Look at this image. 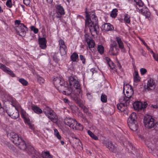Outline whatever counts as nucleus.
<instances>
[{
	"label": "nucleus",
	"instance_id": "1",
	"mask_svg": "<svg viewBox=\"0 0 158 158\" xmlns=\"http://www.w3.org/2000/svg\"><path fill=\"white\" fill-rule=\"evenodd\" d=\"M53 84L56 89L60 93L66 94L65 90H69V85L67 82L62 78L56 77L53 80Z\"/></svg>",
	"mask_w": 158,
	"mask_h": 158
},
{
	"label": "nucleus",
	"instance_id": "2",
	"mask_svg": "<svg viewBox=\"0 0 158 158\" xmlns=\"http://www.w3.org/2000/svg\"><path fill=\"white\" fill-rule=\"evenodd\" d=\"M45 115L52 122L56 123L58 121V117L56 113L48 106H46L43 111Z\"/></svg>",
	"mask_w": 158,
	"mask_h": 158
},
{
	"label": "nucleus",
	"instance_id": "3",
	"mask_svg": "<svg viewBox=\"0 0 158 158\" xmlns=\"http://www.w3.org/2000/svg\"><path fill=\"white\" fill-rule=\"evenodd\" d=\"M123 91L125 97L124 96L121 97L120 100L121 102L125 100L127 104L129 103L130 102L129 98L131 97L134 93L132 87L130 85H127L125 86L124 87Z\"/></svg>",
	"mask_w": 158,
	"mask_h": 158
},
{
	"label": "nucleus",
	"instance_id": "4",
	"mask_svg": "<svg viewBox=\"0 0 158 158\" xmlns=\"http://www.w3.org/2000/svg\"><path fill=\"white\" fill-rule=\"evenodd\" d=\"M73 85L74 88L72 90V93L77 94H79L80 93L81 89L80 88V85L79 82L76 79V77H70V85Z\"/></svg>",
	"mask_w": 158,
	"mask_h": 158
},
{
	"label": "nucleus",
	"instance_id": "5",
	"mask_svg": "<svg viewBox=\"0 0 158 158\" xmlns=\"http://www.w3.org/2000/svg\"><path fill=\"white\" fill-rule=\"evenodd\" d=\"M143 123L145 126L148 128H151L155 126L154 119L149 115L144 116Z\"/></svg>",
	"mask_w": 158,
	"mask_h": 158
},
{
	"label": "nucleus",
	"instance_id": "6",
	"mask_svg": "<svg viewBox=\"0 0 158 158\" xmlns=\"http://www.w3.org/2000/svg\"><path fill=\"white\" fill-rule=\"evenodd\" d=\"M86 26L88 27L91 35L93 36L95 34H97V31L99 30V27L98 24H93L87 22L85 23Z\"/></svg>",
	"mask_w": 158,
	"mask_h": 158
},
{
	"label": "nucleus",
	"instance_id": "7",
	"mask_svg": "<svg viewBox=\"0 0 158 158\" xmlns=\"http://www.w3.org/2000/svg\"><path fill=\"white\" fill-rule=\"evenodd\" d=\"M117 44L115 41H113L110 44V48L109 51L110 54L112 55L116 56L118 53V49L117 48Z\"/></svg>",
	"mask_w": 158,
	"mask_h": 158
},
{
	"label": "nucleus",
	"instance_id": "8",
	"mask_svg": "<svg viewBox=\"0 0 158 158\" xmlns=\"http://www.w3.org/2000/svg\"><path fill=\"white\" fill-rule=\"evenodd\" d=\"M16 145L18 146V148L22 150H25L29 154V151H31V149L29 148L30 146H32L31 145H27L25 142L21 138H20V141L19 142L17 145Z\"/></svg>",
	"mask_w": 158,
	"mask_h": 158
},
{
	"label": "nucleus",
	"instance_id": "9",
	"mask_svg": "<svg viewBox=\"0 0 158 158\" xmlns=\"http://www.w3.org/2000/svg\"><path fill=\"white\" fill-rule=\"evenodd\" d=\"M86 15L85 16V23L88 22L90 23H92L93 24H98V19L97 17L94 15L92 14L90 16V18H89V16L88 15L87 13L86 12Z\"/></svg>",
	"mask_w": 158,
	"mask_h": 158
},
{
	"label": "nucleus",
	"instance_id": "10",
	"mask_svg": "<svg viewBox=\"0 0 158 158\" xmlns=\"http://www.w3.org/2000/svg\"><path fill=\"white\" fill-rule=\"evenodd\" d=\"M86 15L85 16V23L88 22L90 23H92L93 24H98V19L97 17L94 15L92 14L90 16V18H89V16L88 15L87 13L86 12Z\"/></svg>",
	"mask_w": 158,
	"mask_h": 158
},
{
	"label": "nucleus",
	"instance_id": "11",
	"mask_svg": "<svg viewBox=\"0 0 158 158\" xmlns=\"http://www.w3.org/2000/svg\"><path fill=\"white\" fill-rule=\"evenodd\" d=\"M86 15L85 16V23L88 22L90 23H92L93 24H98V19L97 17L94 15L92 14L90 16V18H89V16L88 15L87 13L86 12Z\"/></svg>",
	"mask_w": 158,
	"mask_h": 158
},
{
	"label": "nucleus",
	"instance_id": "12",
	"mask_svg": "<svg viewBox=\"0 0 158 158\" xmlns=\"http://www.w3.org/2000/svg\"><path fill=\"white\" fill-rule=\"evenodd\" d=\"M121 98L119 99L120 104H117V105L118 109L120 111L124 112L127 109V106L129 105V103L127 104L125 100L121 102Z\"/></svg>",
	"mask_w": 158,
	"mask_h": 158
},
{
	"label": "nucleus",
	"instance_id": "13",
	"mask_svg": "<svg viewBox=\"0 0 158 158\" xmlns=\"http://www.w3.org/2000/svg\"><path fill=\"white\" fill-rule=\"evenodd\" d=\"M85 37L89 48L91 50V49L94 48L95 45V44L94 41L92 40L91 37L88 34H85Z\"/></svg>",
	"mask_w": 158,
	"mask_h": 158
},
{
	"label": "nucleus",
	"instance_id": "14",
	"mask_svg": "<svg viewBox=\"0 0 158 158\" xmlns=\"http://www.w3.org/2000/svg\"><path fill=\"white\" fill-rule=\"evenodd\" d=\"M147 105L146 102H144V104H143L141 102L137 101L133 103V106L135 110H139L142 108H146L147 106Z\"/></svg>",
	"mask_w": 158,
	"mask_h": 158
},
{
	"label": "nucleus",
	"instance_id": "15",
	"mask_svg": "<svg viewBox=\"0 0 158 158\" xmlns=\"http://www.w3.org/2000/svg\"><path fill=\"white\" fill-rule=\"evenodd\" d=\"M56 13L57 15L55 16L57 18H61V15L64 14V8L62 6L60 5H56Z\"/></svg>",
	"mask_w": 158,
	"mask_h": 158
},
{
	"label": "nucleus",
	"instance_id": "16",
	"mask_svg": "<svg viewBox=\"0 0 158 158\" xmlns=\"http://www.w3.org/2000/svg\"><path fill=\"white\" fill-rule=\"evenodd\" d=\"M0 69H2L5 72L10 75L12 77H15V75L13 72L9 68L1 63H0Z\"/></svg>",
	"mask_w": 158,
	"mask_h": 158
},
{
	"label": "nucleus",
	"instance_id": "17",
	"mask_svg": "<svg viewBox=\"0 0 158 158\" xmlns=\"http://www.w3.org/2000/svg\"><path fill=\"white\" fill-rule=\"evenodd\" d=\"M59 42L60 47V53L62 56L64 55L66 53V48L64 41L60 39L59 40Z\"/></svg>",
	"mask_w": 158,
	"mask_h": 158
},
{
	"label": "nucleus",
	"instance_id": "18",
	"mask_svg": "<svg viewBox=\"0 0 158 158\" xmlns=\"http://www.w3.org/2000/svg\"><path fill=\"white\" fill-rule=\"evenodd\" d=\"M27 29V28L24 25V27H16L17 32L19 35L22 37L25 36L26 34V30Z\"/></svg>",
	"mask_w": 158,
	"mask_h": 158
},
{
	"label": "nucleus",
	"instance_id": "19",
	"mask_svg": "<svg viewBox=\"0 0 158 158\" xmlns=\"http://www.w3.org/2000/svg\"><path fill=\"white\" fill-rule=\"evenodd\" d=\"M29 148L31 150L29 151V154L32 155V158H40V154L35 150L32 146H30Z\"/></svg>",
	"mask_w": 158,
	"mask_h": 158
},
{
	"label": "nucleus",
	"instance_id": "20",
	"mask_svg": "<svg viewBox=\"0 0 158 158\" xmlns=\"http://www.w3.org/2000/svg\"><path fill=\"white\" fill-rule=\"evenodd\" d=\"M155 86V83L153 79H150L148 81L146 89L148 90H153Z\"/></svg>",
	"mask_w": 158,
	"mask_h": 158
},
{
	"label": "nucleus",
	"instance_id": "21",
	"mask_svg": "<svg viewBox=\"0 0 158 158\" xmlns=\"http://www.w3.org/2000/svg\"><path fill=\"white\" fill-rule=\"evenodd\" d=\"M10 135L11 136V140L12 141L15 145H17L20 141V138L19 136L14 132H11L10 134Z\"/></svg>",
	"mask_w": 158,
	"mask_h": 158
},
{
	"label": "nucleus",
	"instance_id": "22",
	"mask_svg": "<svg viewBox=\"0 0 158 158\" xmlns=\"http://www.w3.org/2000/svg\"><path fill=\"white\" fill-rule=\"evenodd\" d=\"M39 44L40 48L42 49H45L47 46V40L44 37L40 38L38 39Z\"/></svg>",
	"mask_w": 158,
	"mask_h": 158
},
{
	"label": "nucleus",
	"instance_id": "23",
	"mask_svg": "<svg viewBox=\"0 0 158 158\" xmlns=\"http://www.w3.org/2000/svg\"><path fill=\"white\" fill-rule=\"evenodd\" d=\"M78 95L72 93L71 94V97L72 98H74V99L76 102V103L79 106L81 107L83 105V102L80 99L77 97Z\"/></svg>",
	"mask_w": 158,
	"mask_h": 158
},
{
	"label": "nucleus",
	"instance_id": "24",
	"mask_svg": "<svg viewBox=\"0 0 158 158\" xmlns=\"http://www.w3.org/2000/svg\"><path fill=\"white\" fill-rule=\"evenodd\" d=\"M130 128L132 131H136L138 127L137 122L127 123Z\"/></svg>",
	"mask_w": 158,
	"mask_h": 158
},
{
	"label": "nucleus",
	"instance_id": "25",
	"mask_svg": "<svg viewBox=\"0 0 158 158\" xmlns=\"http://www.w3.org/2000/svg\"><path fill=\"white\" fill-rule=\"evenodd\" d=\"M102 27L104 31H112L114 29L113 26L109 23H105L102 26Z\"/></svg>",
	"mask_w": 158,
	"mask_h": 158
},
{
	"label": "nucleus",
	"instance_id": "26",
	"mask_svg": "<svg viewBox=\"0 0 158 158\" xmlns=\"http://www.w3.org/2000/svg\"><path fill=\"white\" fill-rule=\"evenodd\" d=\"M138 10L142 14L145 16L146 18H148L150 17V14L147 8H138Z\"/></svg>",
	"mask_w": 158,
	"mask_h": 158
},
{
	"label": "nucleus",
	"instance_id": "27",
	"mask_svg": "<svg viewBox=\"0 0 158 158\" xmlns=\"http://www.w3.org/2000/svg\"><path fill=\"white\" fill-rule=\"evenodd\" d=\"M105 143L106 147L110 151L114 152L115 151L116 148L110 141H106Z\"/></svg>",
	"mask_w": 158,
	"mask_h": 158
},
{
	"label": "nucleus",
	"instance_id": "28",
	"mask_svg": "<svg viewBox=\"0 0 158 158\" xmlns=\"http://www.w3.org/2000/svg\"><path fill=\"white\" fill-rule=\"evenodd\" d=\"M31 107L32 110L34 112L37 114H40L43 113L42 110L36 105L32 104Z\"/></svg>",
	"mask_w": 158,
	"mask_h": 158
},
{
	"label": "nucleus",
	"instance_id": "29",
	"mask_svg": "<svg viewBox=\"0 0 158 158\" xmlns=\"http://www.w3.org/2000/svg\"><path fill=\"white\" fill-rule=\"evenodd\" d=\"M137 116L135 112L132 113L128 119L127 123L137 122Z\"/></svg>",
	"mask_w": 158,
	"mask_h": 158
},
{
	"label": "nucleus",
	"instance_id": "30",
	"mask_svg": "<svg viewBox=\"0 0 158 158\" xmlns=\"http://www.w3.org/2000/svg\"><path fill=\"white\" fill-rule=\"evenodd\" d=\"M77 124V122L76 120L70 118V127L73 130H75L76 128V127Z\"/></svg>",
	"mask_w": 158,
	"mask_h": 158
},
{
	"label": "nucleus",
	"instance_id": "31",
	"mask_svg": "<svg viewBox=\"0 0 158 158\" xmlns=\"http://www.w3.org/2000/svg\"><path fill=\"white\" fill-rule=\"evenodd\" d=\"M1 93H2L4 95V97L5 98H7V99L8 100L10 101H14V99H15V98H13L11 95L5 90L2 91Z\"/></svg>",
	"mask_w": 158,
	"mask_h": 158
},
{
	"label": "nucleus",
	"instance_id": "32",
	"mask_svg": "<svg viewBox=\"0 0 158 158\" xmlns=\"http://www.w3.org/2000/svg\"><path fill=\"white\" fill-rule=\"evenodd\" d=\"M135 3V5L137 8L138 9L140 7H142L143 6V3L141 0H133Z\"/></svg>",
	"mask_w": 158,
	"mask_h": 158
},
{
	"label": "nucleus",
	"instance_id": "33",
	"mask_svg": "<svg viewBox=\"0 0 158 158\" xmlns=\"http://www.w3.org/2000/svg\"><path fill=\"white\" fill-rule=\"evenodd\" d=\"M134 81L135 82H138L140 80V78L139 76L138 72L135 71L133 73Z\"/></svg>",
	"mask_w": 158,
	"mask_h": 158
},
{
	"label": "nucleus",
	"instance_id": "34",
	"mask_svg": "<svg viewBox=\"0 0 158 158\" xmlns=\"http://www.w3.org/2000/svg\"><path fill=\"white\" fill-rule=\"evenodd\" d=\"M71 60L73 62L77 61L78 59V56L76 52H74L70 57Z\"/></svg>",
	"mask_w": 158,
	"mask_h": 158
},
{
	"label": "nucleus",
	"instance_id": "35",
	"mask_svg": "<svg viewBox=\"0 0 158 158\" xmlns=\"http://www.w3.org/2000/svg\"><path fill=\"white\" fill-rule=\"evenodd\" d=\"M116 40L118 44L119 48L121 49H123L124 48V45L121 38L117 37L116 38Z\"/></svg>",
	"mask_w": 158,
	"mask_h": 158
},
{
	"label": "nucleus",
	"instance_id": "36",
	"mask_svg": "<svg viewBox=\"0 0 158 158\" xmlns=\"http://www.w3.org/2000/svg\"><path fill=\"white\" fill-rule=\"evenodd\" d=\"M88 134L90 137L93 139L95 140H98V137L95 135L93 133L90 131L88 130L87 131Z\"/></svg>",
	"mask_w": 158,
	"mask_h": 158
},
{
	"label": "nucleus",
	"instance_id": "37",
	"mask_svg": "<svg viewBox=\"0 0 158 158\" xmlns=\"http://www.w3.org/2000/svg\"><path fill=\"white\" fill-rule=\"evenodd\" d=\"M19 81L23 86H26L28 84V83L27 81L23 78H21L19 79Z\"/></svg>",
	"mask_w": 158,
	"mask_h": 158
},
{
	"label": "nucleus",
	"instance_id": "38",
	"mask_svg": "<svg viewBox=\"0 0 158 158\" xmlns=\"http://www.w3.org/2000/svg\"><path fill=\"white\" fill-rule=\"evenodd\" d=\"M54 135L56 136V137L58 139H61L62 137L60 135L58 130L57 129L55 128L54 129Z\"/></svg>",
	"mask_w": 158,
	"mask_h": 158
},
{
	"label": "nucleus",
	"instance_id": "39",
	"mask_svg": "<svg viewBox=\"0 0 158 158\" xmlns=\"http://www.w3.org/2000/svg\"><path fill=\"white\" fill-rule=\"evenodd\" d=\"M15 25H18V26L16 27H24V24L23 23H21V21L19 20H16L15 22Z\"/></svg>",
	"mask_w": 158,
	"mask_h": 158
},
{
	"label": "nucleus",
	"instance_id": "40",
	"mask_svg": "<svg viewBox=\"0 0 158 158\" xmlns=\"http://www.w3.org/2000/svg\"><path fill=\"white\" fill-rule=\"evenodd\" d=\"M98 50L100 54H103L104 52V48L103 47L102 45H98Z\"/></svg>",
	"mask_w": 158,
	"mask_h": 158
},
{
	"label": "nucleus",
	"instance_id": "41",
	"mask_svg": "<svg viewBox=\"0 0 158 158\" xmlns=\"http://www.w3.org/2000/svg\"><path fill=\"white\" fill-rule=\"evenodd\" d=\"M19 114L18 110L15 112H14L11 114V118L14 119L17 118L19 116Z\"/></svg>",
	"mask_w": 158,
	"mask_h": 158
},
{
	"label": "nucleus",
	"instance_id": "42",
	"mask_svg": "<svg viewBox=\"0 0 158 158\" xmlns=\"http://www.w3.org/2000/svg\"><path fill=\"white\" fill-rule=\"evenodd\" d=\"M118 11L117 9H114L110 14V16L113 18H115L117 15V12Z\"/></svg>",
	"mask_w": 158,
	"mask_h": 158
},
{
	"label": "nucleus",
	"instance_id": "43",
	"mask_svg": "<svg viewBox=\"0 0 158 158\" xmlns=\"http://www.w3.org/2000/svg\"><path fill=\"white\" fill-rule=\"evenodd\" d=\"M37 79L38 82L40 84L44 83V80L42 77H41L39 76H37Z\"/></svg>",
	"mask_w": 158,
	"mask_h": 158
},
{
	"label": "nucleus",
	"instance_id": "44",
	"mask_svg": "<svg viewBox=\"0 0 158 158\" xmlns=\"http://www.w3.org/2000/svg\"><path fill=\"white\" fill-rule=\"evenodd\" d=\"M124 20L127 23H130L131 22L130 16L127 14H125L124 15Z\"/></svg>",
	"mask_w": 158,
	"mask_h": 158
},
{
	"label": "nucleus",
	"instance_id": "45",
	"mask_svg": "<svg viewBox=\"0 0 158 158\" xmlns=\"http://www.w3.org/2000/svg\"><path fill=\"white\" fill-rule=\"evenodd\" d=\"M30 28L31 31H33L35 34H37L39 31L38 29L34 26H31Z\"/></svg>",
	"mask_w": 158,
	"mask_h": 158
},
{
	"label": "nucleus",
	"instance_id": "46",
	"mask_svg": "<svg viewBox=\"0 0 158 158\" xmlns=\"http://www.w3.org/2000/svg\"><path fill=\"white\" fill-rule=\"evenodd\" d=\"M101 100L103 102H106L107 101V96L105 94H102L101 96Z\"/></svg>",
	"mask_w": 158,
	"mask_h": 158
},
{
	"label": "nucleus",
	"instance_id": "47",
	"mask_svg": "<svg viewBox=\"0 0 158 158\" xmlns=\"http://www.w3.org/2000/svg\"><path fill=\"white\" fill-rule=\"evenodd\" d=\"M6 5L9 8H11L12 6L11 0H7L6 3Z\"/></svg>",
	"mask_w": 158,
	"mask_h": 158
},
{
	"label": "nucleus",
	"instance_id": "48",
	"mask_svg": "<svg viewBox=\"0 0 158 158\" xmlns=\"http://www.w3.org/2000/svg\"><path fill=\"white\" fill-rule=\"evenodd\" d=\"M75 130H82L83 128V126L81 125L80 123H78V125H77V126L76 127Z\"/></svg>",
	"mask_w": 158,
	"mask_h": 158
},
{
	"label": "nucleus",
	"instance_id": "49",
	"mask_svg": "<svg viewBox=\"0 0 158 158\" xmlns=\"http://www.w3.org/2000/svg\"><path fill=\"white\" fill-rule=\"evenodd\" d=\"M45 158H52L51 155L50 154L48 151H46L44 152Z\"/></svg>",
	"mask_w": 158,
	"mask_h": 158
},
{
	"label": "nucleus",
	"instance_id": "50",
	"mask_svg": "<svg viewBox=\"0 0 158 158\" xmlns=\"http://www.w3.org/2000/svg\"><path fill=\"white\" fill-rule=\"evenodd\" d=\"M64 123L65 124L68 126H69V118L66 117L64 120Z\"/></svg>",
	"mask_w": 158,
	"mask_h": 158
},
{
	"label": "nucleus",
	"instance_id": "51",
	"mask_svg": "<svg viewBox=\"0 0 158 158\" xmlns=\"http://www.w3.org/2000/svg\"><path fill=\"white\" fill-rule=\"evenodd\" d=\"M147 70L144 68H141L140 69V72L142 75L144 74L147 72Z\"/></svg>",
	"mask_w": 158,
	"mask_h": 158
},
{
	"label": "nucleus",
	"instance_id": "52",
	"mask_svg": "<svg viewBox=\"0 0 158 158\" xmlns=\"http://www.w3.org/2000/svg\"><path fill=\"white\" fill-rule=\"evenodd\" d=\"M81 107L85 113H88V108L85 107L83 105H82V106H81Z\"/></svg>",
	"mask_w": 158,
	"mask_h": 158
},
{
	"label": "nucleus",
	"instance_id": "53",
	"mask_svg": "<svg viewBox=\"0 0 158 158\" xmlns=\"http://www.w3.org/2000/svg\"><path fill=\"white\" fill-rule=\"evenodd\" d=\"M106 60L107 63L108 65H110V64H112V61L110 60L109 58L107 57L106 58Z\"/></svg>",
	"mask_w": 158,
	"mask_h": 158
},
{
	"label": "nucleus",
	"instance_id": "54",
	"mask_svg": "<svg viewBox=\"0 0 158 158\" xmlns=\"http://www.w3.org/2000/svg\"><path fill=\"white\" fill-rule=\"evenodd\" d=\"M79 57L80 60L82 61L83 63L84 64L85 62V59L84 56L82 55H80Z\"/></svg>",
	"mask_w": 158,
	"mask_h": 158
},
{
	"label": "nucleus",
	"instance_id": "55",
	"mask_svg": "<svg viewBox=\"0 0 158 158\" xmlns=\"http://www.w3.org/2000/svg\"><path fill=\"white\" fill-rule=\"evenodd\" d=\"M25 112L23 110H22L21 111V115L22 118H25L26 116Z\"/></svg>",
	"mask_w": 158,
	"mask_h": 158
},
{
	"label": "nucleus",
	"instance_id": "56",
	"mask_svg": "<svg viewBox=\"0 0 158 158\" xmlns=\"http://www.w3.org/2000/svg\"><path fill=\"white\" fill-rule=\"evenodd\" d=\"M23 3L26 6H27L29 5L30 2V0H23Z\"/></svg>",
	"mask_w": 158,
	"mask_h": 158
},
{
	"label": "nucleus",
	"instance_id": "57",
	"mask_svg": "<svg viewBox=\"0 0 158 158\" xmlns=\"http://www.w3.org/2000/svg\"><path fill=\"white\" fill-rule=\"evenodd\" d=\"M23 118L24 119V122L25 123H27V125L28 123H29V120L26 118V117H25V118Z\"/></svg>",
	"mask_w": 158,
	"mask_h": 158
},
{
	"label": "nucleus",
	"instance_id": "58",
	"mask_svg": "<svg viewBox=\"0 0 158 158\" xmlns=\"http://www.w3.org/2000/svg\"><path fill=\"white\" fill-rule=\"evenodd\" d=\"M4 112V109L2 106L0 107V114H3Z\"/></svg>",
	"mask_w": 158,
	"mask_h": 158
},
{
	"label": "nucleus",
	"instance_id": "59",
	"mask_svg": "<svg viewBox=\"0 0 158 158\" xmlns=\"http://www.w3.org/2000/svg\"><path fill=\"white\" fill-rule=\"evenodd\" d=\"M28 126H29V128L31 129H33L34 128V125L33 124H31L30 123H28Z\"/></svg>",
	"mask_w": 158,
	"mask_h": 158
},
{
	"label": "nucleus",
	"instance_id": "60",
	"mask_svg": "<svg viewBox=\"0 0 158 158\" xmlns=\"http://www.w3.org/2000/svg\"><path fill=\"white\" fill-rule=\"evenodd\" d=\"M153 57L157 61L158 60V56L156 55H153Z\"/></svg>",
	"mask_w": 158,
	"mask_h": 158
},
{
	"label": "nucleus",
	"instance_id": "61",
	"mask_svg": "<svg viewBox=\"0 0 158 158\" xmlns=\"http://www.w3.org/2000/svg\"><path fill=\"white\" fill-rule=\"evenodd\" d=\"M110 68L113 69L114 68V64L112 62V64H110V65H108Z\"/></svg>",
	"mask_w": 158,
	"mask_h": 158
},
{
	"label": "nucleus",
	"instance_id": "62",
	"mask_svg": "<svg viewBox=\"0 0 158 158\" xmlns=\"http://www.w3.org/2000/svg\"><path fill=\"white\" fill-rule=\"evenodd\" d=\"M87 96L88 98L89 99H91L92 98V97L89 93H87Z\"/></svg>",
	"mask_w": 158,
	"mask_h": 158
},
{
	"label": "nucleus",
	"instance_id": "63",
	"mask_svg": "<svg viewBox=\"0 0 158 158\" xmlns=\"http://www.w3.org/2000/svg\"><path fill=\"white\" fill-rule=\"evenodd\" d=\"M155 129L156 130L158 131V122L156 123L155 124Z\"/></svg>",
	"mask_w": 158,
	"mask_h": 158
},
{
	"label": "nucleus",
	"instance_id": "64",
	"mask_svg": "<svg viewBox=\"0 0 158 158\" xmlns=\"http://www.w3.org/2000/svg\"><path fill=\"white\" fill-rule=\"evenodd\" d=\"M20 6H21V7L23 8V10L24 11H25V6L23 5L22 4H20Z\"/></svg>",
	"mask_w": 158,
	"mask_h": 158
}]
</instances>
